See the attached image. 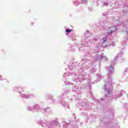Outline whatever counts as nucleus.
Wrapping results in <instances>:
<instances>
[{
  "instance_id": "nucleus-1",
  "label": "nucleus",
  "mask_w": 128,
  "mask_h": 128,
  "mask_svg": "<svg viewBox=\"0 0 128 128\" xmlns=\"http://www.w3.org/2000/svg\"><path fill=\"white\" fill-rule=\"evenodd\" d=\"M116 27H111L110 28L108 29L107 33L106 34V36L104 37L102 40H101V42H102V45L99 44V46H96L95 48V52H100V48H104L105 46H115L116 43L114 42H112L110 41H109V44L108 42L106 40V36L110 34L111 32H114V30H116Z\"/></svg>"
},
{
  "instance_id": "nucleus-2",
  "label": "nucleus",
  "mask_w": 128,
  "mask_h": 128,
  "mask_svg": "<svg viewBox=\"0 0 128 128\" xmlns=\"http://www.w3.org/2000/svg\"><path fill=\"white\" fill-rule=\"evenodd\" d=\"M110 86H112V79L110 78H108L105 81V85L103 88V89L106 92L105 97L106 98H108V96H112V94H110V90H108V88H110Z\"/></svg>"
},
{
  "instance_id": "nucleus-3",
  "label": "nucleus",
  "mask_w": 128,
  "mask_h": 128,
  "mask_svg": "<svg viewBox=\"0 0 128 128\" xmlns=\"http://www.w3.org/2000/svg\"><path fill=\"white\" fill-rule=\"evenodd\" d=\"M114 63L112 62L111 66L107 68V76H112V72H114Z\"/></svg>"
},
{
  "instance_id": "nucleus-4",
  "label": "nucleus",
  "mask_w": 128,
  "mask_h": 128,
  "mask_svg": "<svg viewBox=\"0 0 128 128\" xmlns=\"http://www.w3.org/2000/svg\"><path fill=\"white\" fill-rule=\"evenodd\" d=\"M102 60H108V58L106 56H104V54H101L100 56H98L96 58V60L100 61Z\"/></svg>"
},
{
  "instance_id": "nucleus-5",
  "label": "nucleus",
  "mask_w": 128,
  "mask_h": 128,
  "mask_svg": "<svg viewBox=\"0 0 128 128\" xmlns=\"http://www.w3.org/2000/svg\"><path fill=\"white\" fill-rule=\"evenodd\" d=\"M62 126L64 128H70V124H67L66 122H62Z\"/></svg>"
},
{
  "instance_id": "nucleus-6",
  "label": "nucleus",
  "mask_w": 128,
  "mask_h": 128,
  "mask_svg": "<svg viewBox=\"0 0 128 128\" xmlns=\"http://www.w3.org/2000/svg\"><path fill=\"white\" fill-rule=\"evenodd\" d=\"M102 76L100 75V74H98L97 76L96 82H100Z\"/></svg>"
},
{
  "instance_id": "nucleus-7",
  "label": "nucleus",
  "mask_w": 128,
  "mask_h": 128,
  "mask_svg": "<svg viewBox=\"0 0 128 128\" xmlns=\"http://www.w3.org/2000/svg\"><path fill=\"white\" fill-rule=\"evenodd\" d=\"M34 110H38L40 108V106H38V104H36L34 107Z\"/></svg>"
},
{
  "instance_id": "nucleus-8",
  "label": "nucleus",
  "mask_w": 128,
  "mask_h": 128,
  "mask_svg": "<svg viewBox=\"0 0 128 128\" xmlns=\"http://www.w3.org/2000/svg\"><path fill=\"white\" fill-rule=\"evenodd\" d=\"M66 32H67V33L71 32H72V30H71V29H68H68H66Z\"/></svg>"
},
{
  "instance_id": "nucleus-9",
  "label": "nucleus",
  "mask_w": 128,
  "mask_h": 128,
  "mask_svg": "<svg viewBox=\"0 0 128 128\" xmlns=\"http://www.w3.org/2000/svg\"><path fill=\"white\" fill-rule=\"evenodd\" d=\"M124 52V49L122 50L120 52V54H122Z\"/></svg>"
},
{
  "instance_id": "nucleus-10",
  "label": "nucleus",
  "mask_w": 128,
  "mask_h": 128,
  "mask_svg": "<svg viewBox=\"0 0 128 128\" xmlns=\"http://www.w3.org/2000/svg\"><path fill=\"white\" fill-rule=\"evenodd\" d=\"M82 2L83 4H86L87 2L86 0H82Z\"/></svg>"
},
{
  "instance_id": "nucleus-11",
  "label": "nucleus",
  "mask_w": 128,
  "mask_h": 128,
  "mask_svg": "<svg viewBox=\"0 0 128 128\" xmlns=\"http://www.w3.org/2000/svg\"><path fill=\"white\" fill-rule=\"evenodd\" d=\"M103 4H104V6H108V2H104Z\"/></svg>"
},
{
  "instance_id": "nucleus-12",
  "label": "nucleus",
  "mask_w": 128,
  "mask_h": 128,
  "mask_svg": "<svg viewBox=\"0 0 128 128\" xmlns=\"http://www.w3.org/2000/svg\"><path fill=\"white\" fill-rule=\"evenodd\" d=\"M28 110H32V107H28Z\"/></svg>"
},
{
  "instance_id": "nucleus-13",
  "label": "nucleus",
  "mask_w": 128,
  "mask_h": 128,
  "mask_svg": "<svg viewBox=\"0 0 128 128\" xmlns=\"http://www.w3.org/2000/svg\"><path fill=\"white\" fill-rule=\"evenodd\" d=\"M120 96H122V94H120L119 96H118V98H120Z\"/></svg>"
},
{
  "instance_id": "nucleus-14",
  "label": "nucleus",
  "mask_w": 128,
  "mask_h": 128,
  "mask_svg": "<svg viewBox=\"0 0 128 128\" xmlns=\"http://www.w3.org/2000/svg\"><path fill=\"white\" fill-rule=\"evenodd\" d=\"M96 42V40H98L97 39H95Z\"/></svg>"
},
{
  "instance_id": "nucleus-15",
  "label": "nucleus",
  "mask_w": 128,
  "mask_h": 128,
  "mask_svg": "<svg viewBox=\"0 0 128 128\" xmlns=\"http://www.w3.org/2000/svg\"><path fill=\"white\" fill-rule=\"evenodd\" d=\"M102 100H104V98H102Z\"/></svg>"
},
{
  "instance_id": "nucleus-16",
  "label": "nucleus",
  "mask_w": 128,
  "mask_h": 128,
  "mask_svg": "<svg viewBox=\"0 0 128 128\" xmlns=\"http://www.w3.org/2000/svg\"><path fill=\"white\" fill-rule=\"evenodd\" d=\"M116 58H115V60H116Z\"/></svg>"
},
{
  "instance_id": "nucleus-17",
  "label": "nucleus",
  "mask_w": 128,
  "mask_h": 128,
  "mask_svg": "<svg viewBox=\"0 0 128 128\" xmlns=\"http://www.w3.org/2000/svg\"><path fill=\"white\" fill-rule=\"evenodd\" d=\"M63 76H64V74L63 75Z\"/></svg>"
},
{
  "instance_id": "nucleus-18",
  "label": "nucleus",
  "mask_w": 128,
  "mask_h": 128,
  "mask_svg": "<svg viewBox=\"0 0 128 128\" xmlns=\"http://www.w3.org/2000/svg\"><path fill=\"white\" fill-rule=\"evenodd\" d=\"M38 124H40V122H38Z\"/></svg>"
}]
</instances>
